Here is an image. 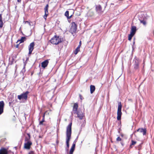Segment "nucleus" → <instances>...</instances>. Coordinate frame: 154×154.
Wrapping results in <instances>:
<instances>
[{
    "label": "nucleus",
    "mask_w": 154,
    "mask_h": 154,
    "mask_svg": "<svg viewBox=\"0 0 154 154\" xmlns=\"http://www.w3.org/2000/svg\"><path fill=\"white\" fill-rule=\"evenodd\" d=\"M24 22L25 23H28L29 24L30 26L31 25V23H32V22L30 21H25Z\"/></svg>",
    "instance_id": "nucleus-28"
},
{
    "label": "nucleus",
    "mask_w": 154,
    "mask_h": 154,
    "mask_svg": "<svg viewBox=\"0 0 154 154\" xmlns=\"http://www.w3.org/2000/svg\"><path fill=\"white\" fill-rule=\"evenodd\" d=\"M47 113H48V111H46L45 113H44L43 115V118L42 119H45V115Z\"/></svg>",
    "instance_id": "nucleus-31"
},
{
    "label": "nucleus",
    "mask_w": 154,
    "mask_h": 154,
    "mask_svg": "<svg viewBox=\"0 0 154 154\" xmlns=\"http://www.w3.org/2000/svg\"><path fill=\"white\" fill-rule=\"evenodd\" d=\"M0 154H8L7 149L4 148H2L0 149Z\"/></svg>",
    "instance_id": "nucleus-13"
},
{
    "label": "nucleus",
    "mask_w": 154,
    "mask_h": 154,
    "mask_svg": "<svg viewBox=\"0 0 154 154\" xmlns=\"http://www.w3.org/2000/svg\"><path fill=\"white\" fill-rule=\"evenodd\" d=\"M77 115V117L79 118L80 119H82L83 117L84 116V114L81 112L80 113V112H78L76 114Z\"/></svg>",
    "instance_id": "nucleus-16"
},
{
    "label": "nucleus",
    "mask_w": 154,
    "mask_h": 154,
    "mask_svg": "<svg viewBox=\"0 0 154 154\" xmlns=\"http://www.w3.org/2000/svg\"><path fill=\"white\" fill-rule=\"evenodd\" d=\"M122 105L121 102L118 103V108L117 112V119L118 120H120L122 114Z\"/></svg>",
    "instance_id": "nucleus-4"
},
{
    "label": "nucleus",
    "mask_w": 154,
    "mask_h": 154,
    "mask_svg": "<svg viewBox=\"0 0 154 154\" xmlns=\"http://www.w3.org/2000/svg\"><path fill=\"white\" fill-rule=\"evenodd\" d=\"M78 103H75L74 104L73 106L72 111V113L76 114L78 111Z\"/></svg>",
    "instance_id": "nucleus-7"
},
{
    "label": "nucleus",
    "mask_w": 154,
    "mask_h": 154,
    "mask_svg": "<svg viewBox=\"0 0 154 154\" xmlns=\"http://www.w3.org/2000/svg\"><path fill=\"white\" fill-rule=\"evenodd\" d=\"M43 122H42L41 121H40L39 122V125H43Z\"/></svg>",
    "instance_id": "nucleus-35"
},
{
    "label": "nucleus",
    "mask_w": 154,
    "mask_h": 154,
    "mask_svg": "<svg viewBox=\"0 0 154 154\" xmlns=\"http://www.w3.org/2000/svg\"><path fill=\"white\" fill-rule=\"evenodd\" d=\"M82 45V42L81 41H80L79 42V45L78 46V47H79V48H80L81 45Z\"/></svg>",
    "instance_id": "nucleus-34"
},
{
    "label": "nucleus",
    "mask_w": 154,
    "mask_h": 154,
    "mask_svg": "<svg viewBox=\"0 0 154 154\" xmlns=\"http://www.w3.org/2000/svg\"><path fill=\"white\" fill-rule=\"evenodd\" d=\"M72 124V122H71L68 125L66 128V143L67 148H69V142L71 138Z\"/></svg>",
    "instance_id": "nucleus-1"
},
{
    "label": "nucleus",
    "mask_w": 154,
    "mask_h": 154,
    "mask_svg": "<svg viewBox=\"0 0 154 154\" xmlns=\"http://www.w3.org/2000/svg\"><path fill=\"white\" fill-rule=\"evenodd\" d=\"M77 29V25L74 22H72L71 24V26L69 30V32L72 34L76 33Z\"/></svg>",
    "instance_id": "nucleus-5"
},
{
    "label": "nucleus",
    "mask_w": 154,
    "mask_h": 154,
    "mask_svg": "<svg viewBox=\"0 0 154 154\" xmlns=\"http://www.w3.org/2000/svg\"><path fill=\"white\" fill-rule=\"evenodd\" d=\"M19 44H20L19 43V44H17L16 45V48H18L19 47Z\"/></svg>",
    "instance_id": "nucleus-36"
},
{
    "label": "nucleus",
    "mask_w": 154,
    "mask_h": 154,
    "mask_svg": "<svg viewBox=\"0 0 154 154\" xmlns=\"http://www.w3.org/2000/svg\"><path fill=\"white\" fill-rule=\"evenodd\" d=\"M28 154H35V152L33 151H31L29 152Z\"/></svg>",
    "instance_id": "nucleus-30"
},
{
    "label": "nucleus",
    "mask_w": 154,
    "mask_h": 154,
    "mask_svg": "<svg viewBox=\"0 0 154 154\" xmlns=\"http://www.w3.org/2000/svg\"><path fill=\"white\" fill-rule=\"evenodd\" d=\"M48 8L49 5L48 4H47L44 8L45 14L43 16V17L45 19V20H46L47 17L48 15Z\"/></svg>",
    "instance_id": "nucleus-8"
},
{
    "label": "nucleus",
    "mask_w": 154,
    "mask_h": 154,
    "mask_svg": "<svg viewBox=\"0 0 154 154\" xmlns=\"http://www.w3.org/2000/svg\"><path fill=\"white\" fill-rule=\"evenodd\" d=\"M27 135L29 136L28 138L26 137L25 138V141L26 142L24 143V148L27 149H30L31 146L32 145V143L30 141V135L29 134H28Z\"/></svg>",
    "instance_id": "nucleus-3"
},
{
    "label": "nucleus",
    "mask_w": 154,
    "mask_h": 154,
    "mask_svg": "<svg viewBox=\"0 0 154 154\" xmlns=\"http://www.w3.org/2000/svg\"><path fill=\"white\" fill-rule=\"evenodd\" d=\"M29 93L28 91H26L25 92L23 93L20 95H18L17 98L19 100L22 99H23L26 100L27 99L28 94Z\"/></svg>",
    "instance_id": "nucleus-6"
},
{
    "label": "nucleus",
    "mask_w": 154,
    "mask_h": 154,
    "mask_svg": "<svg viewBox=\"0 0 154 154\" xmlns=\"http://www.w3.org/2000/svg\"><path fill=\"white\" fill-rule=\"evenodd\" d=\"M137 131V132H139L140 133H143V135H146V128H139Z\"/></svg>",
    "instance_id": "nucleus-12"
},
{
    "label": "nucleus",
    "mask_w": 154,
    "mask_h": 154,
    "mask_svg": "<svg viewBox=\"0 0 154 154\" xmlns=\"http://www.w3.org/2000/svg\"><path fill=\"white\" fill-rule=\"evenodd\" d=\"M4 103L3 101H0V115L2 114L4 112Z\"/></svg>",
    "instance_id": "nucleus-11"
},
{
    "label": "nucleus",
    "mask_w": 154,
    "mask_h": 154,
    "mask_svg": "<svg viewBox=\"0 0 154 154\" xmlns=\"http://www.w3.org/2000/svg\"><path fill=\"white\" fill-rule=\"evenodd\" d=\"M69 11H66L65 12L64 15L67 18V19H70L72 17V14L70 16H69Z\"/></svg>",
    "instance_id": "nucleus-18"
},
{
    "label": "nucleus",
    "mask_w": 154,
    "mask_h": 154,
    "mask_svg": "<svg viewBox=\"0 0 154 154\" xmlns=\"http://www.w3.org/2000/svg\"><path fill=\"white\" fill-rule=\"evenodd\" d=\"M139 64L138 63H136L134 65V69L135 70H137L139 69Z\"/></svg>",
    "instance_id": "nucleus-22"
},
{
    "label": "nucleus",
    "mask_w": 154,
    "mask_h": 154,
    "mask_svg": "<svg viewBox=\"0 0 154 154\" xmlns=\"http://www.w3.org/2000/svg\"><path fill=\"white\" fill-rule=\"evenodd\" d=\"M26 39V38L25 37H22L20 39L17 40V42H20L19 44L23 42Z\"/></svg>",
    "instance_id": "nucleus-17"
},
{
    "label": "nucleus",
    "mask_w": 154,
    "mask_h": 154,
    "mask_svg": "<svg viewBox=\"0 0 154 154\" xmlns=\"http://www.w3.org/2000/svg\"><path fill=\"white\" fill-rule=\"evenodd\" d=\"M120 136L121 137H123L124 136V135L123 134H120Z\"/></svg>",
    "instance_id": "nucleus-38"
},
{
    "label": "nucleus",
    "mask_w": 154,
    "mask_h": 154,
    "mask_svg": "<svg viewBox=\"0 0 154 154\" xmlns=\"http://www.w3.org/2000/svg\"><path fill=\"white\" fill-rule=\"evenodd\" d=\"M42 122H45V119H42V121H41Z\"/></svg>",
    "instance_id": "nucleus-37"
},
{
    "label": "nucleus",
    "mask_w": 154,
    "mask_h": 154,
    "mask_svg": "<svg viewBox=\"0 0 154 154\" xmlns=\"http://www.w3.org/2000/svg\"><path fill=\"white\" fill-rule=\"evenodd\" d=\"M136 31V27L135 26H132L131 27L130 33L135 35Z\"/></svg>",
    "instance_id": "nucleus-15"
},
{
    "label": "nucleus",
    "mask_w": 154,
    "mask_h": 154,
    "mask_svg": "<svg viewBox=\"0 0 154 154\" xmlns=\"http://www.w3.org/2000/svg\"><path fill=\"white\" fill-rule=\"evenodd\" d=\"M63 41V38L57 35H55L49 41L52 44L55 45H58Z\"/></svg>",
    "instance_id": "nucleus-2"
},
{
    "label": "nucleus",
    "mask_w": 154,
    "mask_h": 154,
    "mask_svg": "<svg viewBox=\"0 0 154 154\" xmlns=\"http://www.w3.org/2000/svg\"><path fill=\"white\" fill-rule=\"evenodd\" d=\"M140 23H143L144 25H145L146 24V21L144 20H140Z\"/></svg>",
    "instance_id": "nucleus-27"
},
{
    "label": "nucleus",
    "mask_w": 154,
    "mask_h": 154,
    "mask_svg": "<svg viewBox=\"0 0 154 154\" xmlns=\"http://www.w3.org/2000/svg\"><path fill=\"white\" fill-rule=\"evenodd\" d=\"M152 34L153 35H154V30H153L152 31Z\"/></svg>",
    "instance_id": "nucleus-40"
},
{
    "label": "nucleus",
    "mask_w": 154,
    "mask_h": 154,
    "mask_svg": "<svg viewBox=\"0 0 154 154\" xmlns=\"http://www.w3.org/2000/svg\"><path fill=\"white\" fill-rule=\"evenodd\" d=\"M90 92L91 94H92L95 90V88L94 85H91L90 86Z\"/></svg>",
    "instance_id": "nucleus-21"
},
{
    "label": "nucleus",
    "mask_w": 154,
    "mask_h": 154,
    "mask_svg": "<svg viewBox=\"0 0 154 154\" xmlns=\"http://www.w3.org/2000/svg\"><path fill=\"white\" fill-rule=\"evenodd\" d=\"M74 150L70 149L69 152V154H73V153L74 151Z\"/></svg>",
    "instance_id": "nucleus-29"
},
{
    "label": "nucleus",
    "mask_w": 154,
    "mask_h": 154,
    "mask_svg": "<svg viewBox=\"0 0 154 154\" xmlns=\"http://www.w3.org/2000/svg\"><path fill=\"white\" fill-rule=\"evenodd\" d=\"M17 2H21V0H17Z\"/></svg>",
    "instance_id": "nucleus-39"
},
{
    "label": "nucleus",
    "mask_w": 154,
    "mask_h": 154,
    "mask_svg": "<svg viewBox=\"0 0 154 154\" xmlns=\"http://www.w3.org/2000/svg\"><path fill=\"white\" fill-rule=\"evenodd\" d=\"M9 105H10L11 104V102H9Z\"/></svg>",
    "instance_id": "nucleus-41"
},
{
    "label": "nucleus",
    "mask_w": 154,
    "mask_h": 154,
    "mask_svg": "<svg viewBox=\"0 0 154 154\" xmlns=\"http://www.w3.org/2000/svg\"><path fill=\"white\" fill-rule=\"evenodd\" d=\"M80 48H79V47H77L74 51V53L75 55L77 54L78 52L80 51Z\"/></svg>",
    "instance_id": "nucleus-24"
},
{
    "label": "nucleus",
    "mask_w": 154,
    "mask_h": 154,
    "mask_svg": "<svg viewBox=\"0 0 154 154\" xmlns=\"http://www.w3.org/2000/svg\"><path fill=\"white\" fill-rule=\"evenodd\" d=\"M79 95L80 99L82 100L84 99V98L80 94H79Z\"/></svg>",
    "instance_id": "nucleus-32"
},
{
    "label": "nucleus",
    "mask_w": 154,
    "mask_h": 154,
    "mask_svg": "<svg viewBox=\"0 0 154 154\" xmlns=\"http://www.w3.org/2000/svg\"><path fill=\"white\" fill-rule=\"evenodd\" d=\"M34 46L35 43L34 42L31 43L29 46V54L30 55L32 54V52L34 49Z\"/></svg>",
    "instance_id": "nucleus-10"
},
{
    "label": "nucleus",
    "mask_w": 154,
    "mask_h": 154,
    "mask_svg": "<svg viewBox=\"0 0 154 154\" xmlns=\"http://www.w3.org/2000/svg\"><path fill=\"white\" fill-rule=\"evenodd\" d=\"M134 35V34L130 33V34L128 35V40L129 41H131L132 39V37Z\"/></svg>",
    "instance_id": "nucleus-26"
},
{
    "label": "nucleus",
    "mask_w": 154,
    "mask_h": 154,
    "mask_svg": "<svg viewBox=\"0 0 154 154\" xmlns=\"http://www.w3.org/2000/svg\"><path fill=\"white\" fill-rule=\"evenodd\" d=\"M76 142V141L75 140L74 141L71 149L75 150Z\"/></svg>",
    "instance_id": "nucleus-25"
},
{
    "label": "nucleus",
    "mask_w": 154,
    "mask_h": 154,
    "mask_svg": "<svg viewBox=\"0 0 154 154\" xmlns=\"http://www.w3.org/2000/svg\"><path fill=\"white\" fill-rule=\"evenodd\" d=\"M3 25V23L2 17V14H0V28H2Z\"/></svg>",
    "instance_id": "nucleus-20"
},
{
    "label": "nucleus",
    "mask_w": 154,
    "mask_h": 154,
    "mask_svg": "<svg viewBox=\"0 0 154 154\" xmlns=\"http://www.w3.org/2000/svg\"><path fill=\"white\" fill-rule=\"evenodd\" d=\"M141 144H139L138 146V148L139 150L141 149Z\"/></svg>",
    "instance_id": "nucleus-33"
},
{
    "label": "nucleus",
    "mask_w": 154,
    "mask_h": 154,
    "mask_svg": "<svg viewBox=\"0 0 154 154\" xmlns=\"http://www.w3.org/2000/svg\"><path fill=\"white\" fill-rule=\"evenodd\" d=\"M116 141L117 142H119V141H121V145L123 146L124 145L123 143V142H122V139L120 137H118L116 138Z\"/></svg>",
    "instance_id": "nucleus-23"
},
{
    "label": "nucleus",
    "mask_w": 154,
    "mask_h": 154,
    "mask_svg": "<svg viewBox=\"0 0 154 154\" xmlns=\"http://www.w3.org/2000/svg\"><path fill=\"white\" fill-rule=\"evenodd\" d=\"M95 10L96 11L98 14H102L103 12V11H102V8L101 6L100 5H98L96 6Z\"/></svg>",
    "instance_id": "nucleus-9"
},
{
    "label": "nucleus",
    "mask_w": 154,
    "mask_h": 154,
    "mask_svg": "<svg viewBox=\"0 0 154 154\" xmlns=\"http://www.w3.org/2000/svg\"><path fill=\"white\" fill-rule=\"evenodd\" d=\"M48 63L49 61L48 60H45L42 62L41 63L42 66L43 68H45L47 66L48 64Z\"/></svg>",
    "instance_id": "nucleus-14"
},
{
    "label": "nucleus",
    "mask_w": 154,
    "mask_h": 154,
    "mask_svg": "<svg viewBox=\"0 0 154 154\" xmlns=\"http://www.w3.org/2000/svg\"><path fill=\"white\" fill-rule=\"evenodd\" d=\"M137 143V142L133 140H131V144L129 147V149H131Z\"/></svg>",
    "instance_id": "nucleus-19"
}]
</instances>
